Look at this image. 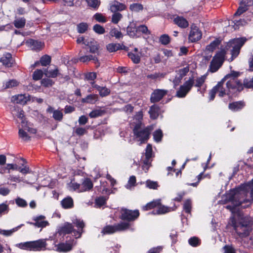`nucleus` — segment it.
<instances>
[{
  "label": "nucleus",
  "mask_w": 253,
  "mask_h": 253,
  "mask_svg": "<svg viewBox=\"0 0 253 253\" xmlns=\"http://www.w3.org/2000/svg\"><path fill=\"white\" fill-rule=\"evenodd\" d=\"M84 44L89 46V51L93 53H96L99 49V44L98 42L93 39L88 38L85 40Z\"/></svg>",
  "instance_id": "a211bd4d"
},
{
  "label": "nucleus",
  "mask_w": 253,
  "mask_h": 253,
  "mask_svg": "<svg viewBox=\"0 0 253 253\" xmlns=\"http://www.w3.org/2000/svg\"><path fill=\"white\" fill-rule=\"evenodd\" d=\"M137 34L141 33L145 35H149L151 34V32L148 30L147 27L145 25H140L137 26Z\"/></svg>",
  "instance_id": "a18cd8bd"
},
{
  "label": "nucleus",
  "mask_w": 253,
  "mask_h": 253,
  "mask_svg": "<svg viewBox=\"0 0 253 253\" xmlns=\"http://www.w3.org/2000/svg\"><path fill=\"white\" fill-rule=\"evenodd\" d=\"M227 198L231 205H227L226 208L232 213L235 211L237 207L241 206L243 203L250 204L253 202V181L244 188L239 187L231 191L227 195Z\"/></svg>",
  "instance_id": "f03ea898"
},
{
  "label": "nucleus",
  "mask_w": 253,
  "mask_h": 253,
  "mask_svg": "<svg viewBox=\"0 0 253 253\" xmlns=\"http://www.w3.org/2000/svg\"><path fill=\"white\" fill-rule=\"evenodd\" d=\"M129 8L131 11L139 12L143 10V6L140 3H134L130 5Z\"/></svg>",
  "instance_id": "8fccbe9b"
},
{
  "label": "nucleus",
  "mask_w": 253,
  "mask_h": 253,
  "mask_svg": "<svg viewBox=\"0 0 253 253\" xmlns=\"http://www.w3.org/2000/svg\"><path fill=\"white\" fill-rule=\"evenodd\" d=\"M230 223L233 227L237 234L240 237L243 238L249 235V227L241 222H237L234 217H231Z\"/></svg>",
  "instance_id": "423d86ee"
},
{
  "label": "nucleus",
  "mask_w": 253,
  "mask_h": 253,
  "mask_svg": "<svg viewBox=\"0 0 253 253\" xmlns=\"http://www.w3.org/2000/svg\"><path fill=\"white\" fill-rule=\"evenodd\" d=\"M127 34L132 38H136L137 36V29L135 23L132 22L126 28Z\"/></svg>",
  "instance_id": "bb28decb"
},
{
  "label": "nucleus",
  "mask_w": 253,
  "mask_h": 253,
  "mask_svg": "<svg viewBox=\"0 0 253 253\" xmlns=\"http://www.w3.org/2000/svg\"><path fill=\"white\" fill-rule=\"evenodd\" d=\"M174 206L173 207H166L163 205H161V204L158 205V209L156 211H153V213L160 214H164L167 212H169V211H174L175 209H176V207L174 206V204H173Z\"/></svg>",
  "instance_id": "5701e85b"
},
{
  "label": "nucleus",
  "mask_w": 253,
  "mask_h": 253,
  "mask_svg": "<svg viewBox=\"0 0 253 253\" xmlns=\"http://www.w3.org/2000/svg\"><path fill=\"white\" fill-rule=\"evenodd\" d=\"M173 21L175 24L181 28H186L189 25L187 20L182 16H176L174 18Z\"/></svg>",
  "instance_id": "393cba45"
},
{
  "label": "nucleus",
  "mask_w": 253,
  "mask_h": 253,
  "mask_svg": "<svg viewBox=\"0 0 253 253\" xmlns=\"http://www.w3.org/2000/svg\"><path fill=\"white\" fill-rule=\"evenodd\" d=\"M72 224H73L78 228V230H74V234L75 238H80L84 232L83 228L85 226L84 222L81 219L75 218L72 219Z\"/></svg>",
  "instance_id": "ddd939ff"
},
{
  "label": "nucleus",
  "mask_w": 253,
  "mask_h": 253,
  "mask_svg": "<svg viewBox=\"0 0 253 253\" xmlns=\"http://www.w3.org/2000/svg\"><path fill=\"white\" fill-rule=\"evenodd\" d=\"M93 30L95 33L98 34H103L105 32V30L103 27L99 24L94 25L93 27Z\"/></svg>",
  "instance_id": "0e129e2a"
},
{
  "label": "nucleus",
  "mask_w": 253,
  "mask_h": 253,
  "mask_svg": "<svg viewBox=\"0 0 253 253\" xmlns=\"http://www.w3.org/2000/svg\"><path fill=\"white\" fill-rule=\"evenodd\" d=\"M139 215L138 210H128L126 209H122L121 210L120 218L123 220L127 221L134 220Z\"/></svg>",
  "instance_id": "9d476101"
},
{
  "label": "nucleus",
  "mask_w": 253,
  "mask_h": 253,
  "mask_svg": "<svg viewBox=\"0 0 253 253\" xmlns=\"http://www.w3.org/2000/svg\"><path fill=\"white\" fill-rule=\"evenodd\" d=\"M160 204V200L154 201L147 204L146 205L142 207L143 211H148L151 210Z\"/></svg>",
  "instance_id": "4c0bfd02"
},
{
  "label": "nucleus",
  "mask_w": 253,
  "mask_h": 253,
  "mask_svg": "<svg viewBox=\"0 0 253 253\" xmlns=\"http://www.w3.org/2000/svg\"><path fill=\"white\" fill-rule=\"evenodd\" d=\"M128 56L134 63H138L140 61V53L129 52L128 53Z\"/></svg>",
  "instance_id": "37998d69"
},
{
  "label": "nucleus",
  "mask_w": 253,
  "mask_h": 253,
  "mask_svg": "<svg viewBox=\"0 0 253 253\" xmlns=\"http://www.w3.org/2000/svg\"><path fill=\"white\" fill-rule=\"evenodd\" d=\"M99 93L101 97L106 96L110 94V90L106 87L101 86L99 91Z\"/></svg>",
  "instance_id": "338daca9"
},
{
  "label": "nucleus",
  "mask_w": 253,
  "mask_h": 253,
  "mask_svg": "<svg viewBox=\"0 0 253 253\" xmlns=\"http://www.w3.org/2000/svg\"><path fill=\"white\" fill-rule=\"evenodd\" d=\"M88 25L86 23L82 22L77 25V31L79 33H84L88 29Z\"/></svg>",
  "instance_id": "79ce46f5"
},
{
  "label": "nucleus",
  "mask_w": 253,
  "mask_h": 253,
  "mask_svg": "<svg viewBox=\"0 0 253 253\" xmlns=\"http://www.w3.org/2000/svg\"><path fill=\"white\" fill-rule=\"evenodd\" d=\"M110 34L112 37H115L117 39H119L123 37V35L121 31L118 30L116 28L112 29Z\"/></svg>",
  "instance_id": "69168bd1"
},
{
  "label": "nucleus",
  "mask_w": 253,
  "mask_h": 253,
  "mask_svg": "<svg viewBox=\"0 0 253 253\" xmlns=\"http://www.w3.org/2000/svg\"><path fill=\"white\" fill-rule=\"evenodd\" d=\"M44 74L45 76L48 78H55L58 75V70L56 69L53 70L48 71L47 69L44 70Z\"/></svg>",
  "instance_id": "49530a36"
},
{
  "label": "nucleus",
  "mask_w": 253,
  "mask_h": 253,
  "mask_svg": "<svg viewBox=\"0 0 253 253\" xmlns=\"http://www.w3.org/2000/svg\"><path fill=\"white\" fill-rule=\"evenodd\" d=\"M24 224H22L20 225L14 227L10 230H4L0 229V234L3 235L4 236H11L15 232L17 231L18 229H19L22 226H23Z\"/></svg>",
  "instance_id": "473e14b6"
},
{
  "label": "nucleus",
  "mask_w": 253,
  "mask_h": 253,
  "mask_svg": "<svg viewBox=\"0 0 253 253\" xmlns=\"http://www.w3.org/2000/svg\"><path fill=\"white\" fill-rule=\"evenodd\" d=\"M88 6L97 9L100 4V1L99 0H85Z\"/></svg>",
  "instance_id": "c03bdc74"
},
{
  "label": "nucleus",
  "mask_w": 253,
  "mask_h": 253,
  "mask_svg": "<svg viewBox=\"0 0 253 253\" xmlns=\"http://www.w3.org/2000/svg\"><path fill=\"white\" fill-rule=\"evenodd\" d=\"M68 186L70 189H73L74 191H77L78 192H81V184L77 182H75L73 181H71L70 183H69Z\"/></svg>",
  "instance_id": "4d7b16f0"
},
{
  "label": "nucleus",
  "mask_w": 253,
  "mask_h": 253,
  "mask_svg": "<svg viewBox=\"0 0 253 253\" xmlns=\"http://www.w3.org/2000/svg\"><path fill=\"white\" fill-rule=\"evenodd\" d=\"M188 243L192 247H197L201 244V240L197 237H193L188 240Z\"/></svg>",
  "instance_id": "de8ad7c7"
},
{
  "label": "nucleus",
  "mask_w": 253,
  "mask_h": 253,
  "mask_svg": "<svg viewBox=\"0 0 253 253\" xmlns=\"http://www.w3.org/2000/svg\"><path fill=\"white\" fill-rule=\"evenodd\" d=\"M49 239H42L33 241H28L18 243L15 246L20 249L29 251L38 252L46 249V241Z\"/></svg>",
  "instance_id": "7ed1b4c3"
},
{
  "label": "nucleus",
  "mask_w": 253,
  "mask_h": 253,
  "mask_svg": "<svg viewBox=\"0 0 253 253\" xmlns=\"http://www.w3.org/2000/svg\"><path fill=\"white\" fill-rule=\"evenodd\" d=\"M244 86L248 88H253V78L251 79H245Z\"/></svg>",
  "instance_id": "774afa93"
},
{
  "label": "nucleus",
  "mask_w": 253,
  "mask_h": 253,
  "mask_svg": "<svg viewBox=\"0 0 253 253\" xmlns=\"http://www.w3.org/2000/svg\"><path fill=\"white\" fill-rule=\"evenodd\" d=\"M76 243L74 244V240L71 242L59 244L55 246V249L54 250L58 252H68L72 250V247Z\"/></svg>",
  "instance_id": "f3484780"
},
{
  "label": "nucleus",
  "mask_w": 253,
  "mask_h": 253,
  "mask_svg": "<svg viewBox=\"0 0 253 253\" xmlns=\"http://www.w3.org/2000/svg\"><path fill=\"white\" fill-rule=\"evenodd\" d=\"M28 43L29 44L32 49L34 50H40L43 46V43L41 42L33 39L29 40Z\"/></svg>",
  "instance_id": "c756f323"
},
{
  "label": "nucleus",
  "mask_w": 253,
  "mask_h": 253,
  "mask_svg": "<svg viewBox=\"0 0 253 253\" xmlns=\"http://www.w3.org/2000/svg\"><path fill=\"white\" fill-rule=\"evenodd\" d=\"M46 112L50 114L52 113V117L55 121L61 122L63 119V114L62 110H55L51 106H48L46 109Z\"/></svg>",
  "instance_id": "6ab92c4d"
},
{
  "label": "nucleus",
  "mask_w": 253,
  "mask_h": 253,
  "mask_svg": "<svg viewBox=\"0 0 253 253\" xmlns=\"http://www.w3.org/2000/svg\"><path fill=\"white\" fill-rule=\"evenodd\" d=\"M79 55H80V57L79 58V60L80 62H82L83 63H85V62L89 61L90 60H93L95 64H97V66H99V63L98 62V60L96 56H93L92 55L83 56V55H82L81 51H80Z\"/></svg>",
  "instance_id": "4be33fe9"
},
{
  "label": "nucleus",
  "mask_w": 253,
  "mask_h": 253,
  "mask_svg": "<svg viewBox=\"0 0 253 253\" xmlns=\"http://www.w3.org/2000/svg\"><path fill=\"white\" fill-rule=\"evenodd\" d=\"M50 62L51 57L47 55H45L41 58L40 63L42 66H46L49 65Z\"/></svg>",
  "instance_id": "603ef678"
},
{
  "label": "nucleus",
  "mask_w": 253,
  "mask_h": 253,
  "mask_svg": "<svg viewBox=\"0 0 253 253\" xmlns=\"http://www.w3.org/2000/svg\"><path fill=\"white\" fill-rule=\"evenodd\" d=\"M26 20L24 17L15 19L13 23L14 26L18 29L23 28L26 24Z\"/></svg>",
  "instance_id": "c9c22d12"
},
{
  "label": "nucleus",
  "mask_w": 253,
  "mask_h": 253,
  "mask_svg": "<svg viewBox=\"0 0 253 253\" xmlns=\"http://www.w3.org/2000/svg\"><path fill=\"white\" fill-rule=\"evenodd\" d=\"M170 41L169 36L167 34H163L161 35L159 38V42L163 45L168 44Z\"/></svg>",
  "instance_id": "09e8293b"
},
{
  "label": "nucleus",
  "mask_w": 253,
  "mask_h": 253,
  "mask_svg": "<svg viewBox=\"0 0 253 253\" xmlns=\"http://www.w3.org/2000/svg\"><path fill=\"white\" fill-rule=\"evenodd\" d=\"M107 49L110 52H115L122 49V45L120 43H109L106 46Z\"/></svg>",
  "instance_id": "ea45409f"
},
{
  "label": "nucleus",
  "mask_w": 253,
  "mask_h": 253,
  "mask_svg": "<svg viewBox=\"0 0 253 253\" xmlns=\"http://www.w3.org/2000/svg\"><path fill=\"white\" fill-rule=\"evenodd\" d=\"M0 62L2 63L3 65L6 67H11L12 64L11 54L9 53H5L3 54L2 56L0 58Z\"/></svg>",
  "instance_id": "412c9836"
},
{
  "label": "nucleus",
  "mask_w": 253,
  "mask_h": 253,
  "mask_svg": "<svg viewBox=\"0 0 253 253\" xmlns=\"http://www.w3.org/2000/svg\"><path fill=\"white\" fill-rule=\"evenodd\" d=\"M19 136L24 141H28L30 139V136L27 134V132L24 129L19 128Z\"/></svg>",
  "instance_id": "864d4df0"
},
{
  "label": "nucleus",
  "mask_w": 253,
  "mask_h": 253,
  "mask_svg": "<svg viewBox=\"0 0 253 253\" xmlns=\"http://www.w3.org/2000/svg\"><path fill=\"white\" fill-rule=\"evenodd\" d=\"M237 73V76H230L226 83V87L228 89L230 94L234 93L236 91H240L243 89L242 83L236 79L239 75V72L231 71L230 73Z\"/></svg>",
  "instance_id": "39448f33"
},
{
  "label": "nucleus",
  "mask_w": 253,
  "mask_h": 253,
  "mask_svg": "<svg viewBox=\"0 0 253 253\" xmlns=\"http://www.w3.org/2000/svg\"><path fill=\"white\" fill-rule=\"evenodd\" d=\"M30 98L31 96L29 95L21 94L12 96L11 101L17 104L24 105L30 100Z\"/></svg>",
  "instance_id": "aec40b11"
},
{
  "label": "nucleus",
  "mask_w": 253,
  "mask_h": 253,
  "mask_svg": "<svg viewBox=\"0 0 253 253\" xmlns=\"http://www.w3.org/2000/svg\"><path fill=\"white\" fill-rule=\"evenodd\" d=\"M61 204L64 209L71 208L73 206V199L70 197L65 198L61 201Z\"/></svg>",
  "instance_id": "58836bf2"
},
{
  "label": "nucleus",
  "mask_w": 253,
  "mask_h": 253,
  "mask_svg": "<svg viewBox=\"0 0 253 253\" xmlns=\"http://www.w3.org/2000/svg\"><path fill=\"white\" fill-rule=\"evenodd\" d=\"M233 22L234 25H233L235 30H237L240 28V26L245 25L247 22L244 19L236 20L235 19Z\"/></svg>",
  "instance_id": "3c124183"
},
{
  "label": "nucleus",
  "mask_w": 253,
  "mask_h": 253,
  "mask_svg": "<svg viewBox=\"0 0 253 253\" xmlns=\"http://www.w3.org/2000/svg\"><path fill=\"white\" fill-rule=\"evenodd\" d=\"M206 78V76H202L201 77L197 78L195 80V86L198 88H200L205 83ZM205 89H204L203 90H202L201 88H198V91H200L201 93L203 94Z\"/></svg>",
  "instance_id": "f704fd0d"
},
{
  "label": "nucleus",
  "mask_w": 253,
  "mask_h": 253,
  "mask_svg": "<svg viewBox=\"0 0 253 253\" xmlns=\"http://www.w3.org/2000/svg\"><path fill=\"white\" fill-rule=\"evenodd\" d=\"M160 113V107L157 105H153L150 107L149 114L151 119L153 120L156 119Z\"/></svg>",
  "instance_id": "cd10ccee"
},
{
  "label": "nucleus",
  "mask_w": 253,
  "mask_h": 253,
  "mask_svg": "<svg viewBox=\"0 0 253 253\" xmlns=\"http://www.w3.org/2000/svg\"><path fill=\"white\" fill-rule=\"evenodd\" d=\"M136 183V177L135 176H131L128 181L127 184L126 185V187L127 189H131L132 187H134Z\"/></svg>",
  "instance_id": "680f3d73"
},
{
  "label": "nucleus",
  "mask_w": 253,
  "mask_h": 253,
  "mask_svg": "<svg viewBox=\"0 0 253 253\" xmlns=\"http://www.w3.org/2000/svg\"><path fill=\"white\" fill-rule=\"evenodd\" d=\"M123 15L119 12H114L112 15L111 21L114 24H117L122 18Z\"/></svg>",
  "instance_id": "6e6d98bb"
},
{
  "label": "nucleus",
  "mask_w": 253,
  "mask_h": 253,
  "mask_svg": "<svg viewBox=\"0 0 253 253\" xmlns=\"http://www.w3.org/2000/svg\"><path fill=\"white\" fill-rule=\"evenodd\" d=\"M126 5L119 1H115L111 4L110 9L112 12H116L118 11H122L126 9Z\"/></svg>",
  "instance_id": "a878e982"
},
{
  "label": "nucleus",
  "mask_w": 253,
  "mask_h": 253,
  "mask_svg": "<svg viewBox=\"0 0 253 253\" xmlns=\"http://www.w3.org/2000/svg\"><path fill=\"white\" fill-rule=\"evenodd\" d=\"M146 186L149 189H157L159 187V184L156 181L147 180L146 181Z\"/></svg>",
  "instance_id": "5fc2aeb1"
},
{
  "label": "nucleus",
  "mask_w": 253,
  "mask_h": 253,
  "mask_svg": "<svg viewBox=\"0 0 253 253\" xmlns=\"http://www.w3.org/2000/svg\"><path fill=\"white\" fill-rule=\"evenodd\" d=\"M194 78H190L188 80L186 81L183 84V85H181L180 86L179 88L176 91V96L179 98H183L185 97L194 85Z\"/></svg>",
  "instance_id": "1a4fd4ad"
},
{
  "label": "nucleus",
  "mask_w": 253,
  "mask_h": 253,
  "mask_svg": "<svg viewBox=\"0 0 253 253\" xmlns=\"http://www.w3.org/2000/svg\"><path fill=\"white\" fill-rule=\"evenodd\" d=\"M220 43V41L216 39L206 47V50L210 52L214 51Z\"/></svg>",
  "instance_id": "e433bc0d"
},
{
  "label": "nucleus",
  "mask_w": 253,
  "mask_h": 253,
  "mask_svg": "<svg viewBox=\"0 0 253 253\" xmlns=\"http://www.w3.org/2000/svg\"><path fill=\"white\" fill-rule=\"evenodd\" d=\"M168 93V90L165 89H155L152 93L150 97L151 103H156L160 101Z\"/></svg>",
  "instance_id": "2eb2a0df"
},
{
  "label": "nucleus",
  "mask_w": 253,
  "mask_h": 253,
  "mask_svg": "<svg viewBox=\"0 0 253 253\" xmlns=\"http://www.w3.org/2000/svg\"><path fill=\"white\" fill-rule=\"evenodd\" d=\"M237 74L235 73H230L226 75L215 86L217 92L218 93V95L220 97H223L225 95H230V93L229 92L228 89L226 87V83L225 82L230 78V76H236Z\"/></svg>",
  "instance_id": "0eeeda50"
},
{
  "label": "nucleus",
  "mask_w": 253,
  "mask_h": 253,
  "mask_svg": "<svg viewBox=\"0 0 253 253\" xmlns=\"http://www.w3.org/2000/svg\"><path fill=\"white\" fill-rule=\"evenodd\" d=\"M93 18L99 22L105 23L107 21L106 17L100 13L95 14L93 16Z\"/></svg>",
  "instance_id": "052dcab7"
},
{
  "label": "nucleus",
  "mask_w": 253,
  "mask_h": 253,
  "mask_svg": "<svg viewBox=\"0 0 253 253\" xmlns=\"http://www.w3.org/2000/svg\"><path fill=\"white\" fill-rule=\"evenodd\" d=\"M105 113V111L101 109H96L92 110L89 114V116L91 118H95L102 116Z\"/></svg>",
  "instance_id": "a19ab883"
},
{
  "label": "nucleus",
  "mask_w": 253,
  "mask_h": 253,
  "mask_svg": "<svg viewBox=\"0 0 253 253\" xmlns=\"http://www.w3.org/2000/svg\"><path fill=\"white\" fill-rule=\"evenodd\" d=\"M11 112L13 116H17L18 118L21 119L22 121L25 120V121H26V119L24 118V112L20 108L14 107L13 109L11 110Z\"/></svg>",
  "instance_id": "72a5a7b5"
},
{
  "label": "nucleus",
  "mask_w": 253,
  "mask_h": 253,
  "mask_svg": "<svg viewBox=\"0 0 253 253\" xmlns=\"http://www.w3.org/2000/svg\"><path fill=\"white\" fill-rule=\"evenodd\" d=\"M98 99V96L96 94H91L82 98L81 102L83 103L94 104Z\"/></svg>",
  "instance_id": "c85d7f7f"
},
{
  "label": "nucleus",
  "mask_w": 253,
  "mask_h": 253,
  "mask_svg": "<svg viewBox=\"0 0 253 253\" xmlns=\"http://www.w3.org/2000/svg\"><path fill=\"white\" fill-rule=\"evenodd\" d=\"M248 10V7L244 4H242V2H240V5L237 11L234 14V17L238 15H240L241 14L246 11Z\"/></svg>",
  "instance_id": "e2e57ef3"
},
{
  "label": "nucleus",
  "mask_w": 253,
  "mask_h": 253,
  "mask_svg": "<svg viewBox=\"0 0 253 253\" xmlns=\"http://www.w3.org/2000/svg\"><path fill=\"white\" fill-rule=\"evenodd\" d=\"M189 71V68L188 66L185 67L180 69L176 71L177 75H176L175 79L173 80V84L174 86H177L179 84L181 79L183 77L186 75V74Z\"/></svg>",
  "instance_id": "dca6fc26"
},
{
  "label": "nucleus",
  "mask_w": 253,
  "mask_h": 253,
  "mask_svg": "<svg viewBox=\"0 0 253 253\" xmlns=\"http://www.w3.org/2000/svg\"><path fill=\"white\" fill-rule=\"evenodd\" d=\"M202 34L199 29L195 25L191 27V31L189 35V40L191 42H196L202 38Z\"/></svg>",
  "instance_id": "4468645a"
},
{
  "label": "nucleus",
  "mask_w": 253,
  "mask_h": 253,
  "mask_svg": "<svg viewBox=\"0 0 253 253\" xmlns=\"http://www.w3.org/2000/svg\"><path fill=\"white\" fill-rule=\"evenodd\" d=\"M74 226L72 224L69 222H66L62 226L60 227L58 229L57 231L54 234L55 237L54 239L55 238V237L59 236L69 234L72 232H74Z\"/></svg>",
  "instance_id": "f8f14e48"
},
{
  "label": "nucleus",
  "mask_w": 253,
  "mask_h": 253,
  "mask_svg": "<svg viewBox=\"0 0 253 253\" xmlns=\"http://www.w3.org/2000/svg\"><path fill=\"white\" fill-rule=\"evenodd\" d=\"M45 216L42 215L35 216L33 220L35 222H27V223L39 228H44L49 225L48 221L45 220Z\"/></svg>",
  "instance_id": "9b49d317"
},
{
  "label": "nucleus",
  "mask_w": 253,
  "mask_h": 253,
  "mask_svg": "<svg viewBox=\"0 0 253 253\" xmlns=\"http://www.w3.org/2000/svg\"><path fill=\"white\" fill-rule=\"evenodd\" d=\"M151 131L150 126L143 127L140 124L135 125L133 129L134 135L137 141L140 142V144L147 141Z\"/></svg>",
  "instance_id": "20e7f679"
},
{
  "label": "nucleus",
  "mask_w": 253,
  "mask_h": 253,
  "mask_svg": "<svg viewBox=\"0 0 253 253\" xmlns=\"http://www.w3.org/2000/svg\"><path fill=\"white\" fill-rule=\"evenodd\" d=\"M245 103L243 101H237L231 103L229 104V109L232 111H238L241 110L244 106Z\"/></svg>",
  "instance_id": "7c9ffc66"
},
{
  "label": "nucleus",
  "mask_w": 253,
  "mask_h": 253,
  "mask_svg": "<svg viewBox=\"0 0 253 253\" xmlns=\"http://www.w3.org/2000/svg\"><path fill=\"white\" fill-rule=\"evenodd\" d=\"M21 126L22 128L25 131L29 132L30 133L35 134L36 133L37 130L36 129L32 127V125L28 123L27 121L22 120L21 121Z\"/></svg>",
  "instance_id": "2f4dec72"
},
{
  "label": "nucleus",
  "mask_w": 253,
  "mask_h": 253,
  "mask_svg": "<svg viewBox=\"0 0 253 253\" xmlns=\"http://www.w3.org/2000/svg\"><path fill=\"white\" fill-rule=\"evenodd\" d=\"M43 72L41 70L37 69L34 71L33 74V78L34 80L38 81L42 79Z\"/></svg>",
  "instance_id": "13d9d810"
},
{
  "label": "nucleus",
  "mask_w": 253,
  "mask_h": 253,
  "mask_svg": "<svg viewBox=\"0 0 253 253\" xmlns=\"http://www.w3.org/2000/svg\"><path fill=\"white\" fill-rule=\"evenodd\" d=\"M163 133L162 130L160 129L155 131L153 133L154 139L157 142L161 141Z\"/></svg>",
  "instance_id": "bf43d9fd"
},
{
  "label": "nucleus",
  "mask_w": 253,
  "mask_h": 253,
  "mask_svg": "<svg viewBox=\"0 0 253 253\" xmlns=\"http://www.w3.org/2000/svg\"><path fill=\"white\" fill-rule=\"evenodd\" d=\"M129 224L127 222H121L114 225H107L104 227L102 233L105 234H113L116 232L122 231L128 229Z\"/></svg>",
  "instance_id": "6e6552de"
},
{
  "label": "nucleus",
  "mask_w": 253,
  "mask_h": 253,
  "mask_svg": "<svg viewBox=\"0 0 253 253\" xmlns=\"http://www.w3.org/2000/svg\"><path fill=\"white\" fill-rule=\"evenodd\" d=\"M246 41L247 39L245 38H236L230 40L227 43L224 49L218 51L213 57L209 71L211 73H214L221 67L227 51H230L232 55L231 60L237 57L240 53L241 48Z\"/></svg>",
  "instance_id": "f257e3e1"
},
{
  "label": "nucleus",
  "mask_w": 253,
  "mask_h": 253,
  "mask_svg": "<svg viewBox=\"0 0 253 253\" xmlns=\"http://www.w3.org/2000/svg\"><path fill=\"white\" fill-rule=\"evenodd\" d=\"M93 183L91 180L88 178H84L81 184L80 192H84L89 191L93 187Z\"/></svg>",
  "instance_id": "b1692460"
}]
</instances>
